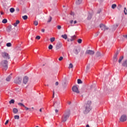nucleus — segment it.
Segmentation results:
<instances>
[{"label": "nucleus", "instance_id": "nucleus-33", "mask_svg": "<svg viewBox=\"0 0 127 127\" xmlns=\"http://www.w3.org/2000/svg\"><path fill=\"white\" fill-rule=\"evenodd\" d=\"M9 103L10 104H14V100L11 99L9 102Z\"/></svg>", "mask_w": 127, "mask_h": 127}, {"label": "nucleus", "instance_id": "nucleus-21", "mask_svg": "<svg viewBox=\"0 0 127 127\" xmlns=\"http://www.w3.org/2000/svg\"><path fill=\"white\" fill-rule=\"evenodd\" d=\"M18 112V110H17V109L16 108H14L13 109V113L14 114H17V113Z\"/></svg>", "mask_w": 127, "mask_h": 127}, {"label": "nucleus", "instance_id": "nucleus-46", "mask_svg": "<svg viewBox=\"0 0 127 127\" xmlns=\"http://www.w3.org/2000/svg\"><path fill=\"white\" fill-rule=\"evenodd\" d=\"M8 122H9V120H7L6 122H5V125H7L8 124Z\"/></svg>", "mask_w": 127, "mask_h": 127}, {"label": "nucleus", "instance_id": "nucleus-15", "mask_svg": "<svg viewBox=\"0 0 127 127\" xmlns=\"http://www.w3.org/2000/svg\"><path fill=\"white\" fill-rule=\"evenodd\" d=\"M12 28V26L11 25H9L6 29V31H7V32H9L10 31H11Z\"/></svg>", "mask_w": 127, "mask_h": 127}, {"label": "nucleus", "instance_id": "nucleus-40", "mask_svg": "<svg viewBox=\"0 0 127 127\" xmlns=\"http://www.w3.org/2000/svg\"><path fill=\"white\" fill-rule=\"evenodd\" d=\"M77 42H78V43H82V39H78L77 40Z\"/></svg>", "mask_w": 127, "mask_h": 127}, {"label": "nucleus", "instance_id": "nucleus-64", "mask_svg": "<svg viewBox=\"0 0 127 127\" xmlns=\"http://www.w3.org/2000/svg\"><path fill=\"white\" fill-rule=\"evenodd\" d=\"M32 109H34V108H33V107H32Z\"/></svg>", "mask_w": 127, "mask_h": 127}, {"label": "nucleus", "instance_id": "nucleus-25", "mask_svg": "<svg viewBox=\"0 0 127 127\" xmlns=\"http://www.w3.org/2000/svg\"><path fill=\"white\" fill-rule=\"evenodd\" d=\"M62 37L64 38V39H67V35L66 34L62 35Z\"/></svg>", "mask_w": 127, "mask_h": 127}, {"label": "nucleus", "instance_id": "nucleus-61", "mask_svg": "<svg viewBox=\"0 0 127 127\" xmlns=\"http://www.w3.org/2000/svg\"><path fill=\"white\" fill-rule=\"evenodd\" d=\"M0 13H1V14H3V12H1Z\"/></svg>", "mask_w": 127, "mask_h": 127}, {"label": "nucleus", "instance_id": "nucleus-17", "mask_svg": "<svg viewBox=\"0 0 127 127\" xmlns=\"http://www.w3.org/2000/svg\"><path fill=\"white\" fill-rule=\"evenodd\" d=\"M122 66H124V67H127V60H125L123 64H122Z\"/></svg>", "mask_w": 127, "mask_h": 127}, {"label": "nucleus", "instance_id": "nucleus-1", "mask_svg": "<svg viewBox=\"0 0 127 127\" xmlns=\"http://www.w3.org/2000/svg\"><path fill=\"white\" fill-rule=\"evenodd\" d=\"M91 103L90 101H88L87 103L84 105V114H88V113H89L90 111L92 110V107H91Z\"/></svg>", "mask_w": 127, "mask_h": 127}, {"label": "nucleus", "instance_id": "nucleus-26", "mask_svg": "<svg viewBox=\"0 0 127 127\" xmlns=\"http://www.w3.org/2000/svg\"><path fill=\"white\" fill-rule=\"evenodd\" d=\"M50 40L51 42H52V43L54 42V41H55V38H54V37L51 38L50 39Z\"/></svg>", "mask_w": 127, "mask_h": 127}, {"label": "nucleus", "instance_id": "nucleus-6", "mask_svg": "<svg viewBox=\"0 0 127 127\" xmlns=\"http://www.w3.org/2000/svg\"><path fill=\"white\" fill-rule=\"evenodd\" d=\"M72 90L73 92H74V93H76L77 94H79V93H80L78 87L76 86H73L72 87Z\"/></svg>", "mask_w": 127, "mask_h": 127}, {"label": "nucleus", "instance_id": "nucleus-14", "mask_svg": "<svg viewBox=\"0 0 127 127\" xmlns=\"http://www.w3.org/2000/svg\"><path fill=\"white\" fill-rule=\"evenodd\" d=\"M62 46V43H58L56 46V50H58V49H60Z\"/></svg>", "mask_w": 127, "mask_h": 127}, {"label": "nucleus", "instance_id": "nucleus-24", "mask_svg": "<svg viewBox=\"0 0 127 127\" xmlns=\"http://www.w3.org/2000/svg\"><path fill=\"white\" fill-rule=\"evenodd\" d=\"M111 7H112V8L113 9H115V8H116V7H117V4H113L112 5Z\"/></svg>", "mask_w": 127, "mask_h": 127}, {"label": "nucleus", "instance_id": "nucleus-29", "mask_svg": "<svg viewBox=\"0 0 127 127\" xmlns=\"http://www.w3.org/2000/svg\"><path fill=\"white\" fill-rule=\"evenodd\" d=\"M7 22V19H3L2 21V23H6Z\"/></svg>", "mask_w": 127, "mask_h": 127}, {"label": "nucleus", "instance_id": "nucleus-5", "mask_svg": "<svg viewBox=\"0 0 127 127\" xmlns=\"http://www.w3.org/2000/svg\"><path fill=\"white\" fill-rule=\"evenodd\" d=\"M118 55H119V52H117L113 57V64L114 65L116 64V62L118 61Z\"/></svg>", "mask_w": 127, "mask_h": 127}, {"label": "nucleus", "instance_id": "nucleus-13", "mask_svg": "<svg viewBox=\"0 0 127 127\" xmlns=\"http://www.w3.org/2000/svg\"><path fill=\"white\" fill-rule=\"evenodd\" d=\"M27 82H28V77L25 76L23 78V83L24 84H27Z\"/></svg>", "mask_w": 127, "mask_h": 127}, {"label": "nucleus", "instance_id": "nucleus-18", "mask_svg": "<svg viewBox=\"0 0 127 127\" xmlns=\"http://www.w3.org/2000/svg\"><path fill=\"white\" fill-rule=\"evenodd\" d=\"M20 21L19 20H17L16 21L15 23H14L13 25H14V26L15 27L16 26H17V25L19 23Z\"/></svg>", "mask_w": 127, "mask_h": 127}, {"label": "nucleus", "instance_id": "nucleus-50", "mask_svg": "<svg viewBox=\"0 0 127 127\" xmlns=\"http://www.w3.org/2000/svg\"><path fill=\"white\" fill-rule=\"evenodd\" d=\"M118 25H116L113 26V28H114V27H115V28H117V27H118Z\"/></svg>", "mask_w": 127, "mask_h": 127}, {"label": "nucleus", "instance_id": "nucleus-52", "mask_svg": "<svg viewBox=\"0 0 127 127\" xmlns=\"http://www.w3.org/2000/svg\"><path fill=\"white\" fill-rule=\"evenodd\" d=\"M70 15H74V12H70Z\"/></svg>", "mask_w": 127, "mask_h": 127}, {"label": "nucleus", "instance_id": "nucleus-48", "mask_svg": "<svg viewBox=\"0 0 127 127\" xmlns=\"http://www.w3.org/2000/svg\"><path fill=\"white\" fill-rule=\"evenodd\" d=\"M73 20H71L69 21V22H70V24H73Z\"/></svg>", "mask_w": 127, "mask_h": 127}, {"label": "nucleus", "instance_id": "nucleus-51", "mask_svg": "<svg viewBox=\"0 0 127 127\" xmlns=\"http://www.w3.org/2000/svg\"><path fill=\"white\" fill-rule=\"evenodd\" d=\"M59 84V83L58 82V81H57L56 82V83H55V85H56V86H58V84Z\"/></svg>", "mask_w": 127, "mask_h": 127}, {"label": "nucleus", "instance_id": "nucleus-8", "mask_svg": "<svg viewBox=\"0 0 127 127\" xmlns=\"http://www.w3.org/2000/svg\"><path fill=\"white\" fill-rule=\"evenodd\" d=\"M80 51H81V49L79 47H75L73 50V53L76 55L79 54V52H80Z\"/></svg>", "mask_w": 127, "mask_h": 127}, {"label": "nucleus", "instance_id": "nucleus-42", "mask_svg": "<svg viewBox=\"0 0 127 127\" xmlns=\"http://www.w3.org/2000/svg\"><path fill=\"white\" fill-rule=\"evenodd\" d=\"M52 20V17L51 16H50L49 19V20L48 21V22H51Z\"/></svg>", "mask_w": 127, "mask_h": 127}, {"label": "nucleus", "instance_id": "nucleus-58", "mask_svg": "<svg viewBox=\"0 0 127 127\" xmlns=\"http://www.w3.org/2000/svg\"><path fill=\"white\" fill-rule=\"evenodd\" d=\"M54 94H55V92L54 91L53 92V98H54Z\"/></svg>", "mask_w": 127, "mask_h": 127}, {"label": "nucleus", "instance_id": "nucleus-7", "mask_svg": "<svg viewBox=\"0 0 127 127\" xmlns=\"http://www.w3.org/2000/svg\"><path fill=\"white\" fill-rule=\"evenodd\" d=\"M120 121L122 123L126 122L127 121V116L125 115H122L120 119Z\"/></svg>", "mask_w": 127, "mask_h": 127}, {"label": "nucleus", "instance_id": "nucleus-38", "mask_svg": "<svg viewBox=\"0 0 127 127\" xmlns=\"http://www.w3.org/2000/svg\"><path fill=\"white\" fill-rule=\"evenodd\" d=\"M68 68L69 69H71V68H73V64H69Z\"/></svg>", "mask_w": 127, "mask_h": 127}, {"label": "nucleus", "instance_id": "nucleus-19", "mask_svg": "<svg viewBox=\"0 0 127 127\" xmlns=\"http://www.w3.org/2000/svg\"><path fill=\"white\" fill-rule=\"evenodd\" d=\"M83 0H76V4H81L82 3V1Z\"/></svg>", "mask_w": 127, "mask_h": 127}, {"label": "nucleus", "instance_id": "nucleus-30", "mask_svg": "<svg viewBox=\"0 0 127 127\" xmlns=\"http://www.w3.org/2000/svg\"><path fill=\"white\" fill-rule=\"evenodd\" d=\"M22 18L23 19H24V20H26V19H27L28 18V17H27V15H24L22 16Z\"/></svg>", "mask_w": 127, "mask_h": 127}, {"label": "nucleus", "instance_id": "nucleus-20", "mask_svg": "<svg viewBox=\"0 0 127 127\" xmlns=\"http://www.w3.org/2000/svg\"><path fill=\"white\" fill-rule=\"evenodd\" d=\"M123 59H124V56L120 57V58L118 61V62L119 64L122 63V61H123Z\"/></svg>", "mask_w": 127, "mask_h": 127}, {"label": "nucleus", "instance_id": "nucleus-43", "mask_svg": "<svg viewBox=\"0 0 127 127\" xmlns=\"http://www.w3.org/2000/svg\"><path fill=\"white\" fill-rule=\"evenodd\" d=\"M36 39H38V40H39V39H40V36H37L36 37Z\"/></svg>", "mask_w": 127, "mask_h": 127}, {"label": "nucleus", "instance_id": "nucleus-49", "mask_svg": "<svg viewBox=\"0 0 127 127\" xmlns=\"http://www.w3.org/2000/svg\"><path fill=\"white\" fill-rule=\"evenodd\" d=\"M57 27H58V29H60L61 28V26L58 25V26H57Z\"/></svg>", "mask_w": 127, "mask_h": 127}, {"label": "nucleus", "instance_id": "nucleus-2", "mask_svg": "<svg viewBox=\"0 0 127 127\" xmlns=\"http://www.w3.org/2000/svg\"><path fill=\"white\" fill-rule=\"evenodd\" d=\"M69 117H70V111L65 112L62 116L61 120L62 123H65V122H66L67 120L69 119Z\"/></svg>", "mask_w": 127, "mask_h": 127}, {"label": "nucleus", "instance_id": "nucleus-36", "mask_svg": "<svg viewBox=\"0 0 127 127\" xmlns=\"http://www.w3.org/2000/svg\"><path fill=\"white\" fill-rule=\"evenodd\" d=\"M6 45L7 47H10V46H11V43H7Z\"/></svg>", "mask_w": 127, "mask_h": 127}, {"label": "nucleus", "instance_id": "nucleus-41", "mask_svg": "<svg viewBox=\"0 0 127 127\" xmlns=\"http://www.w3.org/2000/svg\"><path fill=\"white\" fill-rule=\"evenodd\" d=\"M89 69H90V65H88L87 66H86V71L87 72V71H88V70H89Z\"/></svg>", "mask_w": 127, "mask_h": 127}, {"label": "nucleus", "instance_id": "nucleus-55", "mask_svg": "<svg viewBox=\"0 0 127 127\" xmlns=\"http://www.w3.org/2000/svg\"><path fill=\"white\" fill-rule=\"evenodd\" d=\"M73 23L74 24H76V23H77V21L76 20L74 21Z\"/></svg>", "mask_w": 127, "mask_h": 127}, {"label": "nucleus", "instance_id": "nucleus-9", "mask_svg": "<svg viewBox=\"0 0 127 127\" xmlns=\"http://www.w3.org/2000/svg\"><path fill=\"white\" fill-rule=\"evenodd\" d=\"M100 28H101L102 30H103L104 31H105V30H108V29H109V27H106V25L103 24H101L100 25Z\"/></svg>", "mask_w": 127, "mask_h": 127}, {"label": "nucleus", "instance_id": "nucleus-44", "mask_svg": "<svg viewBox=\"0 0 127 127\" xmlns=\"http://www.w3.org/2000/svg\"><path fill=\"white\" fill-rule=\"evenodd\" d=\"M62 60H63V58L62 57H60V58L59 59V61H62Z\"/></svg>", "mask_w": 127, "mask_h": 127}, {"label": "nucleus", "instance_id": "nucleus-45", "mask_svg": "<svg viewBox=\"0 0 127 127\" xmlns=\"http://www.w3.org/2000/svg\"><path fill=\"white\" fill-rule=\"evenodd\" d=\"M101 11H102V9H98V10L97 11V13H100Z\"/></svg>", "mask_w": 127, "mask_h": 127}, {"label": "nucleus", "instance_id": "nucleus-37", "mask_svg": "<svg viewBox=\"0 0 127 127\" xmlns=\"http://www.w3.org/2000/svg\"><path fill=\"white\" fill-rule=\"evenodd\" d=\"M49 49L50 50H51V49H52V48H53V46H52V45H50L49 46V47H48Z\"/></svg>", "mask_w": 127, "mask_h": 127}, {"label": "nucleus", "instance_id": "nucleus-47", "mask_svg": "<svg viewBox=\"0 0 127 127\" xmlns=\"http://www.w3.org/2000/svg\"><path fill=\"white\" fill-rule=\"evenodd\" d=\"M16 11H17V12H18V11H19V8L18 7L16 8Z\"/></svg>", "mask_w": 127, "mask_h": 127}, {"label": "nucleus", "instance_id": "nucleus-57", "mask_svg": "<svg viewBox=\"0 0 127 127\" xmlns=\"http://www.w3.org/2000/svg\"><path fill=\"white\" fill-rule=\"evenodd\" d=\"M39 111L41 113V112H42V108H41Z\"/></svg>", "mask_w": 127, "mask_h": 127}, {"label": "nucleus", "instance_id": "nucleus-3", "mask_svg": "<svg viewBox=\"0 0 127 127\" xmlns=\"http://www.w3.org/2000/svg\"><path fill=\"white\" fill-rule=\"evenodd\" d=\"M8 62L6 60H2L0 63V66L4 69V70H7V64Z\"/></svg>", "mask_w": 127, "mask_h": 127}, {"label": "nucleus", "instance_id": "nucleus-54", "mask_svg": "<svg viewBox=\"0 0 127 127\" xmlns=\"http://www.w3.org/2000/svg\"><path fill=\"white\" fill-rule=\"evenodd\" d=\"M58 112H59L58 110H57V109L55 110V113H58Z\"/></svg>", "mask_w": 127, "mask_h": 127}, {"label": "nucleus", "instance_id": "nucleus-34", "mask_svg": "<svg viewBox=\"0 0 127 127\" xmlns=\"http://www.w3.org/2000/svg\"><path fill=\"white\" fill-rule=\"evenodd\" d=\"M34 25H35L36 26H37V25H38V21H35L34 22Z\"/></svg>", "mask_w": 127, "mask_h": 127}, {"label": "nucleus", "instance_id": "nucleus-32", "mask_svg": "<svg viewBox=\"0 0 127 127\" xmlns=\"http://www.w3.org/2000/svg\"><path fill=\"white\" fill-rule=\"evenodd\" d=\"M18 106H20V107H25V106L24 105V104L21 103H18Z\"/></svg>", "mask_w": 127, "mask_h": 127}, {"label": "nucleus", "instance_id": "nucleus-63", "mask_svg": "<svg viewBox=\"0 0 127 127\" xmlns=\"http://www.w3.org/2000/svg\"><path fill=\"white\" fill-rule=\"evenodd\" d=\"M103 0H100L101 1H103Z\"/></svg>", "mask_w": 127, "mask_h": 127}, {"label": "nucleus", "instance_id": "nucleus-10", "mask_svg": "<svg viewBox=\"0 0 127 127\" xmlns=\"http://www.w3.org/2000/svg\"><path fill=\"white\" fill-rule=\"evenodd\" d=\"M21 78L17 77L14 79V82L15 84H20L21 83Z\"/></svg>", "mask_w": 127, "mask_h": 127}, {"label": "nucleus", "instance_id": "nucleus-16", "mask_svg": "<svg viewBox=\"0 0 127 127\" xmlns=\"http://www.w3.org/2000/svg\"><path fill=\"white\" fill-rule=\"evenodd\" d=\"M11 79V74H10L9 76H8L6 78V81L7 82H9L10 81V79Z\"/></svg>", "mask_w": 127, "mask_h": 127}, {"label": "nucleus", "instance_id": "nucleus-56", "mask_svg": "<svg viewBox=\"0 0 127 127\" xmlns=\"http://www.w3.org/2000/svg\"><path fill=\"white\" fill-rule=\"evenodd\" d=\"M125 38H126V39H127V35L124 36Z\"/></svg>", "mask_w": 127, "mask_h": 127}, {"label": "nucleus", "instance_id": "nucleus-60", "mask_svg": "<svg viewBox=\"0 0 127 127\" xmlns=\"http://www.w3.org/2000/svg\"><path fill=\"white\" fill-rule=\"evenodd\" d=\"M86 127H90V126H89V125H87Z\"/></svg>", "mask_w": 127, "mask_h": 127}, {"label": "nucleus", "instance_id": "nucleus-62", "mask_svg": "<svg viewBox=\"0 0 127 127\" xmlns=\"http://www.w3.org/2000/svg\"><path fill=\"white\" fill-rule=\"evenodd\" d=\"M81 53H82V54H84V52H81Z\"/></svg>", "mask_w": 127, "mask_h": 127}, {"label": "nucleus", "instance_id": "nucleus-22", "mask_svg": "<svg viewBox=\"0 0 127 127\" xmlns=\"http://www.w3.org/2000/svg\"><path fill=\"white\" fill-rule=\"evenodd\" d=\"M92 18V14L91 13H88L87 19L90 20Z\"/></svg>", "mask_w": 127, "mask_h": 127}, {"label": "nucleus", "instance_id": "nucleus-35", "mask_svg": "<svg viewBox=\"0 0 127 127\" xmlns=\"http://www.w3.org/2000/svg\"><path fill=\"white\" fill-rule=\"evenodd\" d=\"M77 83L78 84H82V80L80 79H77Z\"/></svg>", "mask_w": 127, "mask_h": 127}, {"label": "nucleus", "instance_id": "nucleus-28", "mask_svg": "<svg viewBox=\"0 0 127 127\" xmlns=\"http://www.w3.org/2000/svg\"><path fill=\"white\" fill-rule=\"evenodd\" d=\"M14 8H10V12H11V13H12L13 12H14Z\"/></svg>", "mask_w": 127, "mask_h": 127}, {"label": "nucleus", "instance_id": "nucleus-53", "mask_svg": "<svg viewBox=\"0 0 127 127\" xmlns=\"http://www.w3.org/2000/svg\"><path fill=\"white\" fill-rule=\"evenodd\" d=\"M41 31H42V32H45V30H44V29H42L41 30Z\"/></svg>", "mask_w": 127, "mask_h": 127}, {"label": "nucleus", "instance_id": "nucleus-12", "mask_svg": "<svg viewBox=\"0 0 127 127\" xmlns=\"http://www.w3.org/2000/svg\"><path fill=\"white\" fill-rule=\"evenodd\" d=\"M59 106H60V101H56L55 102H54V107H55V108H58Z\"/></svg>", "mask_w": 127, "mask_h": 127}, {"label": "nucleus", "instance_id": "nucleus-4", "mask_svg": "<svg viewBox=\"0 0 127 127\" xmlns=\"http://www.w3.org/2000/svg\"><path fill=\"white\" fill-rule=\"evenodd\" d=\"M1 56L3 58L5 59H10V57H9V55L5 52L1 53Z\"/></svg>", "mask_w": 127, "mask_h": 127}, {"label": "nucleus", "instance_id": "nucleus-11", "mask_svg": "<svg viewBox=\"0 0 127 127\" xmlns=\"http://www.w3.org/2000/svg\"><path fill=\"white\" fill-rule=\"evenodd\" d=\"M85 54H88L89 55H94L95 52L93 50H88L86 51Z\"/></svg>", "mask_w": 127, "mask_h": 127}, {"label": "nucleus", "instance_id": "nucleus-39", "mask_svg": "<svg viewBox=\"0 0 127 127\" xmlns=\"http://www.w3.org/2000/svg\"><path fill=\"white\" fill-rule=\"evenodd\" d=\"M75 38H76V36H72V38L70 39V41H73V40H74V39H75Z\"/></svg>", "mask_w": 127, "mask_h": 127}, {"label": "nucleus", "instance_id": "nucleus-23", "mask_svg": "<svg viewBox=\"0 0 127 127\" xmlns=\"http://www.w3.org/2000/svg\"><path fill=\"white\" fill-rule=\"evenodd\" d=\"M24 108L25 109V111H29L30 112H32L31 108H28V107L24 106Z\"/></svg>", "mask_w": 127, "mask_h": 127}, {"label": "nucleus", "instance_id": "nucleus-27", "mask_svg": "<svg viewBox=\"0 0 127 127\" xmlns=\"http://www.w3.org/2000/svg\"><path fill=\"white\" fill-rule=\"evenodd\" d=\"M15 120H19V116L15 115L14 117Z\"/></svg>", "mask_w": 127, "mask_h": 127}, {"label": "nucleus", "instance_id": "nucleus-59", "mask_svg": "<svg viewBox=\"0 0 127 127\" xmlns=\"http://www.w3.org/2000/svg\"><path fill=\"white\" fill-rule=\"evenodd\" d=\"M119 6L120 8H121V7H122V5H119Z\"/></svg>", "mask_w": 127, "mask_h": 127}, {"label": "nucleus", "instance_id": "nucleus-31", "mask_svg": "<svg viewBox=\"0 0 127 127\" xmlns=\"http://www.w3.org/2000/svg\"><path fill=\"white\" fill-rule=\"evenodd\" d=\"M96 56L97 57H100V56H101V53H100V52H97L96 53Z\"/></svg>", "mask_w": 127, "mask_h": 127}]
</instances>
